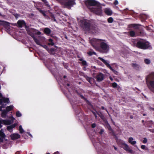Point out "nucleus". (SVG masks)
Segmentation results:
<instances>
[{"mask_svg": "<svg viewBox=\"0 0 154 154\" xmlns=\"http://www.w3.org/2000/svg\"><path fill=\"white\" fill-rule=\"evenodd\" d=\"M144 35V33L143 30H142L139 32L138 35L140 36L143 35Z\"/></svg>", "mask_w": 154, "mask_h": 154, "instance_id": "nucleus-43", "label": "nucleus"}, {"mask_svg": "<svg viewBox=\"0 0 154 154\" xmlns=\"http://www.w3.org/2000/svg\"><path fill=\"white\" fill-rule=\"evenodd\" d=\"M33 39L37 45H40L42 47H44L41 44L39 41L38 40L37 38H36L35 37L33 38Z\"/></svg>", "mask_w": 154, "mask_h": 154, "instance_id": "nucleus-28", "label": "nucleus"}, {"mask_svg": "<svg viewBox=\"0 0 154 154\" xmlns=\"http://www.w3.org/2000/svg\"><path fill=\"white\" fill-rule=\"evenodd\" d=\"M79 60L81 62L82 66H87V63L86 61L83 60V59L82 58L79 59Z\"/></svg>", "mask_w": 154, "mask_h": 154, "instance_id": "nucleus-24", "label": "nucleus"}, {"mask_svg": "<svg viewBox=\"0 0 154 154\" xmlns=\"http://www.w3.org/2000/svg\"><path fill=\"white\" fill-rule=\"evenodd\" d=\"M13 107H14L12 105L7 106L6 107V109L5 110L6 112H8L13 110Z\"/></svg>", "mask_w": 154, "mask_h": 154, "instance_id": "nucleus-26", "label": "nucleus"}, {"mask_svg": "<svg viewBox=\"0 0 154 154\" xmlns=\"http://www.w3.org/2000/svg\"><path fill=\"white\" fill-rule=\"evenodd\" d=\"M27 134H28L29 136H30L31 137H32V134H30L29 133V132H27Z\"/></svg>", "mask_w": 154, "mask_h": 154, "instance_id": "nucleus-58", "label": "nucleus"}, {"mask_svg": "<svg viewBox=\"0 0 154 154\" xmlns=\"http://www.w3.org/2000/svg\"><path fill=\"white\" fill-rule=\"evenodd\" d=\"M106 126L108 128V130L111 131V132L112 133V135L113 136H115V134L113 130L112 129L110 125L108 123V122L107 121L106 122Z\"/></svg>", "mask_w": 154, "mask_h": 154, "instance_id": "nucleus-18", "label": "nucleus"}, {"mask_svg": "<svg viewBox=\"0 0 154 154\" xmlns=\"http://www.w3.org/2000/svg\"><path fill=\"white\" fill-rule=\"evenodd\" d=\"M8 103L9 102V99L8 98L2 97L0 99V105L2 106V108L5 107V106L3 103Z\"/></svg>", "mask_w": 154, "mask_h": 154, "instance_id": "nucleus-10", "label": "nucleus"}, {"mask_svg": "<svg viewBox=\"0 0 154 154\" xmlns=\"http://www.w3.org/2000/svg\"><path fill=\"white\" fill-rule=\"evenodd\" d=\"M18 26L20 28H22L24 26L26 28V23L25 21L23 20H19L17 22Z\"/></svg>", "mask_w": 154, "mask_h": 154, "instance_id": "nucleus-13", "label": "nucleus"}, {"mask_svg": "<svg viewBox=\"0 0 154 154\" xmlns=\"http://www.w3.org/2000/svg\"><path fill=\"white\" fill-rule=\"evenodd\" d=\"M79 24L81 28L85 31L96 32L98 31L97 26L94 24L91 23L88 20H81L79 22Z\"/></svg>", "mask_w": 154, "mask_h": 154, "instance_id": "nucleus-1", "label": "nucleus"}, {"mask_svg": "<svg viewBox=\"0 0 154 154\" xmlns=\"http://www.w3.org/2000/svg\"><path fill=\"white\" fill-rule=\"evenodd\" d=\"M17 125V124L14 123L11 125L8 126L7 128V130L10 132H12L13 131V129Z\"/></svg>", "mask_w": 154, "mask_h": 154, "instance_id": "nucleus-16", "label": "nucleus"}, {"mask_svg": "<svg viewBox=\"0 0 154 154\" xmlns=\"http://www.w3.org/2000/svg\"><path fill=\"white\" fill-rule=\"evenodd\" d=\"M133 138L132 137H130L129 138L128 142L132 145H134L136 143V141H133Z\"/></svg>", "mask_w": 154, "mask_h": 154, "instance_id": "nucleus-27", "label": "nucleus"}, {"mask_svg": "<svg viewBox=\"0 0 154 154\" xmlns=\"http://www.w3.org/2000/svg\"><path fill=\"white\" fill-rule=\"evenodd\" d=\"M104 131L103 129H101L100 130V131L99 132V134H103Z\"/></svg>", "mask_w": 154, "mask_h": 154, "instance_id": "nucleus-53", "label": "nucleus"}, {"mask_svg": "<svg viewBox=\"0 0 154 154\" xmlns=\"http://www.w3.org/2000/svg\"><path fill=\"white\" fill-rule=\"evenodd\" d=\"M104 42L105 41H101L100 44V46L103 52L106 53L109 50V47L108 45Z\"/></svg>", "mask_w": 154, "mask_h": 154, "instance_id": "nucleus-7", "label": "nucleus"}, {"mask_svg": "<svg viewBox=\"0 0 154 154\" xmlns=\"http://www.w3.org/2000/svg\"><path fill=\"white\" fill-rule=\"evenodd\" d=\"M64 67L66 69H68V65L67 63H63V64Z\"/></svg>", "mask_w": 154, "mask_h": 154, "instance_id": "nucleus-46", "label": "nucleus"}, {"mask_svg": "<svg viewBox=\"0 0 154 154\" xmlns=\"http://www.w3.org/2000/svg\"><path fill=\"white\" fill-rule=\"evenodd\" d=\"M101 108L103 110H105L106 111V112H107L108 114L109 115V112H108L107 110L106 109H105V108H104V107L103 106H101Z\"/></svg>", "mask_w": 154, "mask_h": 154, "instance_id": "nucleus-49", "label": "nucleus"}, {"mask_svg": "<svg viewBox=\"0 0 154 154\" xmlns=\"http://www.w3.org/2000/svg\"><path fill=\"white\" fill-rule=\"evenodd\" d=\"M54 154H60L58 152H56L54 153Z\"/></svg>", "mask_w": 154, "mask_h": 154, "instance_id": "nucleus-61", "label": "nucleus"}, {"mask_svg": "<svg viewBox=\"0 0 154 154\" xmlns=\"http://www.w3.org/2000/svg\"><path fill=\"white\" fill-rule=\"evenodd\" d=\"M39 12L42 14L44 16H45L46 15L45 13V12L44 11L41 10L39 11Z\"/></svg>", "mask_w": 154, "mask_h": 154, "instance_id": "nucleus-44", "label": "nucleus"}, {"mask_svg": "<svg viewBox=\"0 0 154 154\" xmlns=\"http://www.w3.org/2000/svg\"><path fill=\"white\" fill-rule=\"evenodd\" d=\"M98 59L101 60L103 63H104L107 66V67L109 68L113 72L115 73L118 72L117 71L112 69V67L107 62V61L106 60H105L101 57H99Z\"/></svg>", "mask_w": 154, "mask_h": 154, "instance_id": "nucleus-9", "label": "nucleus"}, {"mask_svg": "<svg viewBox=\"0 0 154 154\" xmlns=\"http://www.w3.org/2000/svg\"><path fill=\"white\" fill-rule=\"evenodd\" d=\"M30 30L34 35L35 34L39 35L41 34L40 32L38 31L37 30L35 29H31Z\"/></svg>", "mask_w": 154, "mask_h": 154, "instance_id": "nucleus-21", "label": "nucleus"}, {"mask_svg": "<svg viewBox=\"0 0 154 154\" xmlns=\"http://www.w3.org/2000/svg\"><path fill=\"white\" fill-rule=\"evenodd\" d=\"M36 9L38 11H39L41 10V9L38 7H36Z\"/></svg>", "mask_w": 154, "mask_h": 154, "instance_id": "nucleus-59", "label": "nucleus"}, {"mask_svg": "<svg viewBox=\"0 0 154 154\" xmlns=\"http://www.w3.org/2000/svg\"><path fill=\"white\" fill-rule=\"evenodd\" d=\"M147 141V140L146 138H143V143H146Z\"/></svg>", "mask_w": 154, "mask_h": 154, "instance_id": "nucleus-50", "label": "nucleus"}, {"mask_svg": "<svg viewBox=\"0 0 154 154\" xmlns=\"http://www.w3.org/2000/svg\"><path fill=\"white\" fill-rule=\"evenodd\" d=\"M105 13L107 15L110 16L112 14V12L110 9L106 8L104 11Z\"/></svg>", "mask_w": 154, "mask_h": 154, "instance_id": "nucleus-19", "label": "nucleus"}, {"mask_svg": "<svg viewBox=\"0 0 154 154\" xmlns=\"http://www.w3.org/2000/svg\"><path fill=\"white\" fill-rule=\"evenodd\" d=\"M19 130L20 131V132L21 134H22L24 132V130L23 129L22 126L21 125H20L19 127Z\"/></svg>", "mask_w": 154, "mask_h": 154, "instance_id": "nucleus-34", "label": "nucleus"}, {"mask_svg": "<svg viewBox=\"0 0 154 154\" xmlns=\"http://www.w3.org/2000/svg\"><path fill=\"white\" fill-rule=\"evenodd\" d=\"M66 86L68 87H69L70 86V84L69 83H67L66 84Z\"/></svg>", "mask_w": 154, "mask_h": 154, "instance_id": "nucleus-62", "label": "nucleus"}, {"mask_svg": "<svg viewBox=\"0 0 154 154\" xmlns=\"http://www.w3.org/2000/svg\"><path fill=\"white\" fill-rule=\"evenodd\" d=\"M90 11L98 15H102V8L101 6L93 8L91 9Z\"/></svg>", "mask_w": 154, "mask_h": 154, "instance_id": "nucleus-8", "label": "nucleus"}, {"mask_svg": "<svg viewBox=\"0 0 154 154\" xmlns=\"http://www.w3.org/2000/svg\"><path fill=\"white\" fill-rule=\"evenodd\" d=\"M8 113V112H6L5 110H4L2 113L1 115V117L3 118H6Z\"/></svg>", "mask_w": 154, "mask_h": 154, "instance_id": "nucleus-25", "label": "nucleus"}, {"mask_svg": "<svg viewBox=\"0 0 154 154\" xmlns=\"http://www.w3.org/2000/svg\"><path fill=\"white\" fill-rule=\"evenodd\" d=\"M114 4L115 5H116L118 4V2L117 0H116L114 1Z\"/></svg>", "mask_w": 154, "mask_h": 154, "instance_id": "nucleus-51", "label": "nucleus"}, {"mask_svg": "<svg viewBox=\"0 0 154 154\" xmlns=\"http://www.w3.org/2000/svg\"><path fill=\"white\" fill-rule=\"evenodd\" d=\"M84 77L85 78L86 80L90 83L91 78L88 76L86 75H85Z\"/></svg>", "mask_w": 154, "mask_h": 154, "instance_id": "nucleus-41", "label": "nucleus"}, {"mask_svg": "<svg viewBox=\"0 0 154 154\" xmlns=\"http://www.w3.org/2000/svg\"><path fill=\"white\" fill-rule=\"evenodd\" d=\"M141 148L142 149L145 150H148V148L144 145H141Z\"/></svg>", "mask_w": 154, "mask_h": 154, "instance_id": "nucleus-39", "label": "nucleus"}, {"mask_svg": "<svg viewBox=\"0 0 154 154\" xmlns=\"http://www.w3.org/2000/svg\"><path fill=\"white\" fill-rule=\"evenodd\" d=\"M9 119H11L13 122V121H14L15 120V119L13 117V116H12L11 117H10Z\"/></svg>", "mask_w": 154, "mask_h": 154, "instance_id": "nucleus-54", "label": "nucleus"}, {"mask_svg": "<svg viewBox=\"0 0 154 154\" xmlns=\"http://www.w3.org/2000/svg\"><path fill=\"white\" fill-rule=\"evenodd\" d=\"M45 3H47L46 1V0H42Z\"/></svg>", "mask_w": 154, "mask_h": 154, "instance_id": "nucleus-64", "label": "nucleus"}, {"mask_svg": "<svg viewBox=\"0 0 154 154\" xmlns=\"http://www.w3.org/2000/svg\"><path fill=\"white\" fill-rule=\"evenodd\" d=\"M2 97V94L0 92V98Z\"/></svg>", "mask_w": 154, "mask_h": 154, "instance_id": "nucleus-63", "label": "nucleus"}, {"mask_svg": "<svg viewBox=\"0 0 154 154\" xmlns=\"http://www.w3.org/2000/svg\"><path fill=\"white\" fill-rule=\"evenodd\" d=\"M96 78L97 82H101L104 79V75L101 72H98L96 76Z\"/></svg>", "mask_w": 154, "mask_h": 154, "instance_id": "nucleus-11", "label": "nucleus"}, {"mask_svg": "<svg viewBox=\"0 0 154 154\" xmlns=\"http://www.w3.org/2000/svg\"><path fill=\"white\" fill-rule=\"evenodd\" d=\"M146 82L149 89L154 93V72H152L146 78Z\"/></svg>", "mask_w": 154, "mask_h": 154, "instance_id": "nucleus-2", "label": "nucleus"}, {"mask_svg": "<svg viewBox=\"0 0 154 154\" xmlns=\"http://www.w3.org/2000/svg\"><path fill=\"white\" fill-rule=\"evenodd\" d=\"M44 32L46 35H49L51 33V30L48 28H45L44 29Z\"/></svg>", "mask_w": 154, "mask_h": 154, "instance_id": "nucleus-23", "label": "nucleus"}, {"mask_svg": "<svg viewBox=\"0 0 154 154\" xmlns=\"http://www.w3.org/2000/svg\"><path fill=\"white\" fill-rule=\"evenodd\" d=\"M152 121H150L147 122L145 123V124L144 123L143 125H145L146 127H151L152 126Z\"/></svg>", "mask_w": 154, "mask_h": 154, "instance_id": "nucleus-22", "label": "nucleus"}, {"mask_svg": "<svg viewBox=\"0 0 154 154\" xmlns=\"http://www.w3.org/2000/svg\"><path fill=\"white\" fill-rule=\"evenodd\" d=\"M2 119H0V128H1L2 126Z\"/></svg>", "mask_w": 154, "mask_h": 154, "instance_id": "nucleus-52", "label": "nucleus"}, {"mask_svg": "<svg viewBox=\"0 0 154 154\" xmlns=\"http://www.w3.org/2000/svg\"><path fill=\"white\" fill-rule=\"evenodd\" d=\"M85 4L88 8L91 10V9L93 8L91 6L98 5L99 3L94 0H87L85 2Z\"/></svg>", "mask_w": 154, "mask_h": 154, "instance_id": "nucleus-5", "label": "nucleus"}, {"mask_svg": "<svg viewBox=\"0 0 154 154\" xmlns=\"http://www.w3.org/2000/svg\"><path fill=\"white\" fill-rule=\"evenodd\" d=\"M4 139V138H3V137H1L0 136V143H2L3 142Z\"/></svg>", "mask_w": 154, "mask_h": 154, "instance_id": "nucleus-55", "label": "nucleus"}, {"mask_svg": "<svg viewBox=\"0 0 154 154\" xmlns=\"http://www.w3.org/2000/svg\"><path fill=\"white\" fill-rule=\"evenodd\" d=\"M91 112H92V113H93V114L94 115H95V114H97L98 113L96 110L95 109H94L93 110V111H91Z\"/></svg>", "mask_w": 154, "mask_h": 154, "instance_id": "nucleus-47", "label": "nucleus"}, {"mask_svg": "<svg viewBox=\"0 0 154 154\" xmlns=\"http://www.w3.org/2000/svg\"><path fill=\"white\" fill-rule=\"evenodd\" d=\"M0 136L1 137H3V138H5L6 135L2 131V129L0 131Z\"/></svg>", "mask_w": 154, "mask_h": 154, "instance_id": "nucleus-32", "label": "nucleus"}, {"mask_svg": "<svg viewBox=\"0 0 154 154\" xmlns=\"http://www.w3.org/2000/svg\"><path fill=\"white\" fill-rule=\"evenodd\" d=\"M136 46L138 48L142 49H146L149 47V44L147 41L144 40H141L137 42Z\"/></svg>", "mask_w": 154, "mask_h": 154, "instance_id": "nucleus-3", "label": "nucleus"}, {"mask_svg": "<svg viewBox=\"0 0 154 154\" xmlns=\"http://www.w3.org/2000/svg\"><path fill=\"white\" fill-rule=\"evenodd\" d=\"M113 146V147L114 148V149H115V150H117V148H116V147H115L114 146Z\"/></svg>", "mask_w": 154, "mask_h": 154, "instance_id": "nucleus-60", "label": "nucleus"}, {"mask_svg": "<svg viewBox=\"0 0 154 154\" xmlns=\"http://www.w3.org/2000/svg\"><path fill=\"white\" fill-rule=\"evenodd\" d=\"M28 34L30 36H31L32 38H33L35 37L34 35L31 32V31L30 30L29 31H28Z\"/></svg>", "mask_w": 154, "mask_h": 154, "instance_id": "nucleus-36", "label": "nucleus"}, {"mask_svg": "<svg viewBox=\"0 0 154 154\" xmlns=\"http://www.w3.org/2000/svg\"><path fill=\"white\" fill-rule=\"evenodd\" d=\"M97 114L102 119H103L104 116L102 113H101V115H100L99 113H97Z\"/></svg>", "mask_w": 154, "mask_h": 154, "instance_id": "nucleus-48", "label": "nucleus"}, {"mask_svg": "<svg viewBox=\"0 0 154 154\" xmlns=\"http://www.w3.org/2000/svg\"><path fill=\"white\" fill-rule=\"evenodd\" d=\"M108 22L109 23H111L113 22V18L112 17H110L107 19Z\"/></svg>", "mask_w": 154, "mask_h": 154, "instance_id": "nucleus-37", "label": "nucleus"}, {"mask_svg": "<svg viewBox=\"0 0 154 154\" xmlns=\"http://www.w3.org/2000/svg\"><path fill=\"white\" fill-rule=\"evenodd\" d=\"M140 26V25L137 24H131L128 25V27L129 28H134L135 29H137L139 28L138 26Z\"/></svg>", "mask_w": 154, "mask_h": 154, "instance_id": "nucleus-20", "label": "nucleus"}, {"mask_svg": "<svg viewBox=\"0 0 154 154\" xmlns=\"http://www.w3.org/2000/svg\"><path fill=\"white\" fill-rule=\"evenodd\" d=\"M87 53L89 56H92L93 55H96V52L94 51H89Z\"/></svg>", "mask_w": 154, "mask_h": 154, "instance_id": "nucleus-35", "label": "nucleus"}, {"mask_svg": "<svg viewBox=\"0 0 154 154\" xmlns=\"http://www.w3.org/2000/svg\"><path fill=\"white\" fill-rule=\"evenodd\" d=\"M148 130L151 132L154 133V129H148Z\"/></svg>", "mask_w": 154, "mask_h": 154, "instance_id": "nucleus-57", "label": "nucleus"}, {"mask_svg": "<svg viewBox=\"0 0 154 154\" xmlns=\"http://www.w3.org/2000/svg\"><path fill=\"white\" fill-rule=\"evenodd\" d=\"M1 24L7 30H8L10 29V23L8 22L2 21L1 22Z\"/></svg>", "mask_w": 154, "mask_h": 154, "instance_id": "nucleus-14", "label": "nucleus"}, {"mask_svg": "<svg viewBox=\"0 0 154 154\" xmlns=\"http://www.w3.org/2000/svg\"><path fill=\"white\" fill-rule=\"evenodd\" d=\"M96 125L95 123H93L91 125V127L93 128H94L96 127Z\"/></svg>", "mask_w": 154, "mask_h": 154, "instance_id": "nucleus-56", "label": "nucleus"}, {"mask_svg": "<svg viewBox=\"0 0 154 154\" xmlns=\"http://www.w3.org/2000/svg\"><path fill=\"white\" fill-rule=\"evenodd\" d=\"M121 147L125 150L128 151L130 153H132V150L130 149V148L127 144L124 143H122Z\"/></svg>", "mask_w": 154, "mask_h": 154, "instance_id": "nucleus-12", "label": "nucleus"}, {"mask_svg": "<svg viewBox=\"0 0 154 154\" xmlns=\"http://www.w3.org/2000/svg\"><path fill=\"white\" fill-rule=\"evenodd\" d=\"M50 16L51 17V19L52 20H54V21H56V19H55V17L54 14H51Z\"/></svg>", "mask_w": 154, "mask_h": 154, "instance_id": "nucleus-40", "label": "nucleus"}, {"mask_svg": "<svg viewBox=\"0 0 154 154\" xmlns=\"http://www.w3.org/2000/svg\"><path fill=\"white\" fill-rule=\"evenodd\" d=\"M101 41H106L104 40L93 38L90 40V42L93 48L96 49L100 45Z\"/></svg>", "mask_w": 154, "mask_h": 154, "instance_id": "nucleus-4", "label": "nucleus"}, {"mask_svg": "<svg viewBox=\"0 0 154 154\" xmlns=\"http://www.w3.org/2000/svg\"><path fill=\"white\" fill-rule=\"evenodd\" d=\"M16 116L17 117H19L21 116L22 115L20 112L18 111L16 112Z\"/></svg>", "mask_w": 154, "mask_h": 154, "instance_id": "nucleus-38", "label": "nucleus"}, {"mask_svg": "<svg viewBox=\"0 0 154 154\" xmlns=\"http://www.w3.org/2000/svg\"><path fill=\"white\" fill-rule=\"evenodd\" d=\"M11 139L14 140L17 139L20 137V135L17 133L13 134L10 135Z\"/></svg>", "mask_w": 154, "mask_h": 154, "instance_id": "nucleus-15", "label": "nucleus"}, {"mask_svg": "<svg viewBox=\"0 0 154 154\" xmlns=\"http://www.w3.org/2000/svg\"><path fill=\"white\" fill-rule=\"evenodd\" d=\"M2 124L5 125H10L13 123V122L9 120H3L2 119Z\"/></svg>", "mask_w": 154, "mask_h": 154, "instance_id": "nucleus-17", "label": "nucleus"}, {"mask_svg": "<svg viewBox=\"0 0 154 154\" xmlns=\"http://www.w3.org/2000/svg\"><path fill=\"white\" fill-rule=\"evenodd\" d=\"M79 95L80 97H81V98L82 99L86 101L88 103H89V101L83 95L81 94H80Z\"/></svg>", "mask_w": 154, "mask_h": 154, "instance_id": "nucleus-33", "label": "nucleus"}, {"mask_svg": "<svg viewBox=\"0 0 154 154\" xmlns=\"http://www.w3.org/2000/svg\"><path fill=\"white\" fill-rule=\"evenodd\" d=\"M144 62L146 64H148L150 63V61L149 60L146 59L144 60Z\"/></svg>", "mask_w": 154, "mask_h": 154, "instance_id": "nucleus-42", "label": "nucleus"}, {"mask_svg": "<svg viewBox=\"0 0 154 154\" xmlns=\"http://www.w3.org/2000/svg\"><path fill=\"white\" fill-rule=\"evenodd\" d=\"M112 87L113 88H115L117 86V84L116 82H114L112 83Z\"/></svg>", "mask_w": 154, "mask_h": 154, "instance_id": "nucleus-45", "label": "nucleus"}, {"mask_svg": "<svg viewBox=\"0 0 154 154\" xmlns=\"http://www.w3.org/2000/svg\"><path fill=\"white\" fill-rule=\"evenodd\" d=\"M130 35L131 37H134L135 36L136 33L135 32L132 30L128 32Z\"/></svg>", "mask_w": 154, "mask_h": 154, "instance_id": "nucleus-29", "label": "nucleus"}, {"mask_svg": "<svg viewBox=\"0 0 154 154\" xmlns=\"http://www.w3.org/2000/svg\"><path fill=\"white\" fill-rule=\"evenodd\" d=\"M49 43L48 45H49L53 46L54 45V43L53 42V40L51 38H50L48 40Z\"/></svg>", "mask_w": 154, "mask_h": 154, "instance_id": "nucleus-31", "label": "nucleus"}, {"mask_svg": "<svg viewBox=\"0 0 154 154\" xmlns=\"http://www.w3.org/2000/svg\"><path fill=\"white\" fill-rule=\"evenodd\" d=\"M64 7H68L71 6L73 4V2L72 0H69L66 2L64 0H57Z\"/></svg>", "mask_w": 154, "mask_h": 154, "instance_id": "nucleus-6", "label": "nucleus"}, {"mask_svg": "<svg viewBox=\"0 0 154 154\" xmlns=\"http://www.w3.org/2000/svg\"><path fill=\"white\" fill-rule=\"evenodd\" d=\"M131 66L134 68L135 69H138L139 68V66L136 63H132L131 64Z\"/></svg>", "mask_w": 154, "mask_h": 154, "instance_id": "nucleus-30", "label": "nucleus"}]
</instances>
